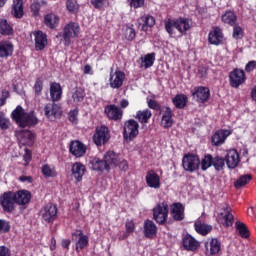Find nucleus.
I'll return each mask as SVG.
<instances>
[{
	"instance_id": "nucleus-40",
	"label": "nucleus",
	"mask_w": 256,
	"mask_h": 256,
	"mask_svg": "<svg viewBox=\"0 0 256 256\" xmlns=\"http://www.w3.org/2000/svg\"><path fill=\"white\" fill-rule=\"evenodd\" d=\"M172 103L176 109H185L187 105V95L177 94L174 98H172Z\"/></svg>"
},
{
	"instance_id": "nucleus-5",
	"label": "nucleus",
	"mask_w": 256,
	"mask_h": 256,
	"mask_svg": "<svg viewBox=\"0 0 256 256\" xmlns=\"http://www.w3.org/2000/svg\"><path fill=\"white\" fill-rule=\"evenodd\" d=\"M139 135V123L130 119L124 123L123 138L125 141H133Z\"/></svg>"
},
{
	"instance_id": "nucleus-21",
	"label": "nucleus",
	"mask_w": 256,
	"mask_h": 256,
	"mask_svg": "<svg viewBox=\"0 0 256 256\" xmlns=\"http://www.w3.org/2000/svg\"><path fill=\"white\" fill-rule=\"evenodd\" d=\"M104 112L109 119L113 121H119L123 118V110L116 105H108L105 107Z\"/></svg>"
},
{
	"instance_id": "nucleus-13",
	"label": "nucleus",
	"mask_w": 256,
	"mask_h": 256,
	"mask_svg": "<svg viewBox=\"0 0 256 256\" xmlns=\"http://www.w3.org/2000/svg\"><path fill=\"white\" fill-rule=\"evenodd\" d=\"M191 93L198 103H207L211 97L209 88L203 86L195 87Z\"/></svg>"
},
{
	"instance_id": "nucleus-59",
	"label": "nucleus",
	"mask_w": 256,
	"mask_h": 256,
	"mask_svg": "<svg viewBox=\"0 0 256 256\" xmlns=\"http://www.w3.org/2000/svg\"><path fill=\"white\" fill-rule=\"evenodd\" d=\"M256 68V61L255 60H251L249 61L246 66H245V71L247 73H251L252 71H255Z\"/></svg>"
},
{
	"instance_id": "nucleus-26",
	"label": "nucleus",
	"mask_w": 256,
	"mask_h": 256,
	"mask_svg": "<svg viewBox=\"0 0 256 256\" xmlns=\"http://www.w3.org/2000/svg\"><path fill=\"white\" fill-rule=\"evenodd\" d=\"M72 235L78 239L76 241V251H79V249L83 250L85 247H87V245H89V236L83 234V231L78 230Z\"/></svg>"
},
{
	"instance_id": "nucleus-28",
	"label": "nucleus",
	"mask_w": 256,
	"mask_h": 256,
	"mask_svg": "<svg viewBox=\"0 0 256 256\" xmlns=\"http://www.w3.org/2000/svg\"><path fill=\"white\" fill-rule=\"evenodd\" d=\"M17 138L21 145H28V147H31L35 141V136L29 130L19 132Z\"/></svg>"
},
{
	"instance_id": "nucleus-3",
	"label": "nucleus",
	"mask_w": 256,
	"mask_h": 256,
	"mask_svg": "<svg viewBox=\"0 0 256 256\" xmlns=\"http://www.w3.org/2000/svg\"><path fill=\"white\" fill-rule=\"evenodd\" d=\"M79 33H81V27L79 26V23L70 22L66 24L62 35L64 39V45H70L71 39L79 37Z\"/></svg>"
},
{
	"instance_id": "nucleus-29",
	"label": "nucleus",
	"mask_w": 256,
	"mask_h": 256,
	"mask_svg": "<svg viewBox=\"0 0 256 256\" xmlns=\"http://www.w3.org/2000/svg\"><path fill=\"white\" fill-rule=\"evenodd\" d=\"M182 243L183 247L186 248L187 251H197V249H199V241L190 234L184 235Z\"/></svg>"
},
{
	"instance_id": "nucleus-4",
	"label": "nucleus",
	"mask_w": 256,
	"mask_h": 256,
	"mask_svg": "<svg viewBox=\"0 0 256 256\" xmlns=\"http://www.w3.org/2000/svg\"><path fill=\"white\" fill-rule=\"evenodd\" d=\"M169 217V205L167 203L162 202L157 204L153 209V219L158 223V225H164L167 222Z\"/></svg>"
},
{
	"instance_id": "nucleus-35",
	"label": "nucleus",
	"mask_w": 256,
	"mask_h": 256,
	"mask_svg": "<svg viewBox=\"0 0 256 256\" xmlns=\"http://www.w3.org/2000/svg\"><path fill=\"white\" fill-rule=\"evenodd\" d=\"M104 161L107 163L109 169H111V167H117L119 156L114 151H108L104 155Z\"/></svg>"
},
{
	"instance_id": "nucleus-20",
	"label": "nucleus",
	"mask_w": 256,
	"mask_h": 256,
	"mask_svg": "<svg viewBox=\"0 0 256 256\" xmlns=\"http://www.w3.org/2000/svg\"><path fill=\"white\" fill-rule=\"evenodd\" d=\"M15 46L9 40L0 41V59H8L13 55Z\"/></svg>"
},
{
	"instance_id": "nucleus-57",
	"label": "nucleus",
	"mask_w": 256,
	"mask_h": 256,
	"mask_svg": "<svg viewBox=\"0 0 256 256\" xmlns=\"http://www.w3.org/2000/svg\"><path fill=\"white\" fill-rule=\"evenodd\" d=\"M145 5V0H130V7L134 9H139Z\"/></svg>"
},
{
	"instance_id": "nucleus-52",
	"label": "nucleus",
	"mask_w": 256,
	"mask_h": 256,
	"mask_svg": "<svg viewBox=\"0 0 256 256\" xmlns=\"http://www.w3.org/2000/svg\"><path fill=\"white\" fill-rule=\"evenodd\" d=\"M9 125V119L5 117V114H3V112H0V129L2 131H7V129H9Z\"/></svg>"
},
{
	"instance_id": "nucleus-33",
	"label": "nucleus",
	"mask_w": 256,
	"mask_h": 256,
	"mask_svg": "<svg viewBox=\"0 0 256 256\" xmlns=\"http://www.w3.org/2000/svg\"><path fill=\"white\" fill-rule=\"evenodd\" d=\"M91 167L93 171H110L109 164L105 162V160L99 159V158H93L90 161Z\"/></svg>"
},
{
	"instance_id": "nucleus-31",
	"label": "nucleus",
	"mask_w": 256,
	"mask_h": 256,
	"mask_svg": "<svg viewBox=\"0 0 256 256\" xmlns=\"http://www.w3.org/2000/svg\"><path fill=\"white\" fill-rule=\"evenodd\" d=\"M83 99H85V90L80 87H76L72 91V99L68 101L70 105H79L80 103H83Z\"/></svg>"
},
{
	"instance_id": "nucleus-43",
	"label": "nucleus",
	"mask_w": 256,
	"mask_h": 256,
	"mask_svg": "<svg viewBox=\"0 0 256 256\" xmlns=\"http://www.w3.org/2000/svg\"><path fill=\"white\" fill-rule=\"evenodd\" d=\"M141 67L145 69H149V67H153V63H155V53H150L140 58Z\"/></svg>"
},
{
	"instance_id": "nucleus-41",
	"label": "nucleus",
	"mask_w": 256,
	"mask_h": 256,
	"mask_svg": "<svg viewBox=\"0 0 256 256\" xmlns=\"http://www.w3.org/2000/svg\"><path fill=\"white\" fill-rule=\"evenodd\" d=\"M44 23L46 27H49L50 29H55V27L59 25V16L55 15L54 13L47 14L44 17Z\"/></svg>"
},
{
	"instance_id": "nucleus-47",
	"label": "nucleus",
	"mask_w": 256,
	"mask_h": 256,
	"mask_svg": "<svg viewBox=\"0 0 256 256\" xmlns=\"http://www.w3.org/2000/svg\"><path fill=\"white\" fill-rule=\"evenodd\" d=\"M222 21L227 25L233 26L237 22V16L235 15V13H233V11H226L222 15Z\"/></svg>"
},
{
	"instance_id": "nucleus-56",
	"label": "nucleus",
	"mask_w": 256,
	"mask_h": 256,
	"mask_svg": "<svg viewBox=\"0 0 256 256\" xmlns=\"http://www.w3.org/2000/svg\"><path fill=\"white\" fill-rule=\"evenodd\" d=\"M243 37V28L241 26H234L233 29V38L241 39Z\"/></svg>"
},
{
	"instance_id": "nucleus-2",
	"label": "nucleus",
	"mask_w": 256,
	"mask_h": 256,
	"mask_svg": "<svg viewBox=\"0 0 256 256\" xmlns=\"http://www.w3.org/2000/svg\"><path fill=\"white\" fill-rule=\"evenodd\" d=\"M165 29L167 33H169L170 37L175 36V29L180 33V35H187L189 29H191V21L187 18L168 20L165 22Z\"/></svg>"
},
{
	"instance_id": "nucleus-7",
	"label": "nucleus",
	"mask_w": 256,
	"mask_h": 256,
	"mask_svg": "<svg viewBox=\"0 0 256 256\" xmlns=\"http://www.w3.org/2000/svg\"><path fill=\"white\" fill-rule=\"evenodd\" d=\"M15 193L8 191L0 196V205L4 211L11 213L15 209Z\"/></svg>"
},
{
	"instance_id": "nucleus-1",
	"label": "nucleus",
	"mask_w": 256,
	"mask_h": 256,
	"mask_svg": "<svg viewBox=\"0 0 256 256\" xmlns=\"http://www.w3.org/2000/svg\"><path fill=\"white\" fill-rule=\"evenodd\" d=\"M11 117L18 126L25 127H35L39 123V119L35 115V111L25 112L23 107L17 106L15 110L11 113Z\"/></svg>"
},
{
	"instance_id": "nucleus-45",
	"label": "nucleus",
	"mask_w": 256,
	"mask_h": 256,
	"mask_svg": "<svg viewBox=\"0 0 256 256\" xmlns=\"http://www.w3.org/2000/svg\"><path fill=\"white\" fill-rule=\"evenodd\" d=\"M235 227L240 237H242L243 239L249 238V229L247 228V225H245V223L238 221L236 222Z\"/></svg>"
},
{
	"instance_id": "nucleus-22",
	"label": "nucleus",
	"mask_w": 256,
	"mask_h": 256,
	"mask_svg": "<svg viewBox=\"0 0 256 256\" xmlns=\"http://www.w3.org/2000/svg\"><path fill=\"white\" fill-rule=\"evenodd\" d=\"M229 135H231V131L229 130H225V129L218 130L212 136V145H214L215 147H219L223 145V143H225Z\"/></svg>"
},
{
	"instance_id": "nucleus-23",
	"label": "nucleus",
	"mask_w": 256,
	"mask_h": 256,
	"mask_svg": "<svg viewBox=\"0 0 256 256\" xmlns=\"http://www.w3.org/2000/svg\"><path fill=\"white\" fill-rule=\"evenodd\" d=\"M71 171H72V177H74V179H76V181L79 183L83 181V176L85 175V173H87V168L83 163L75 162L72 165Z\"/></svg>"
},
{
	"instance_id": "nucleus-19",
	"label": "nucleus",
	"mask_w": 256,
	"mask_h": 256,
	"mask_svg": "<svg viewBox=\"0 0 256 256\" xmlns=\"http://www.w3.org/2000/svg\"><path fill=\"white\" fill-rule=\"evenodd\" d=\"M208 43L210 45H221L223 43V31L219 27H213L208 34Z\"/></svg>"
},
{
	"instance_id": "nucleus-58",
	"label": "nucleus",
	"mask_w": 256,
	"mask_h": 256,
	"mask_svg": "<svg viewBox=\"0 0 256 256\" xmlns=\"http://www.w3.org/2000/svg\"><path fill=\"white\" fill-rule=\"evenodd\" d=\"M11 229V226L9 225V222L0 220V233H7Z\"/></svg>"
},
{
	"instance_id": "nucleus-16",
	"label": "nucleus",
	"mask_w": 256,
	"mask_h": 256,
	"mask_svg": "<svg viewBox=\"0 0 256 256\" xmlns=\"http://www.w3.org/2000/svg\"><path fill=\"white\" fill-rule=\"evenodd\" d=\"M32 35L34 36L35 50L43 51V49H45V47H47L48 44L47 34H45L41 30H38L32 32Z\"/></svg>"
},
{
	"instance_id": "nucleus-6",
	"label": "nucleus",
	"mask_w": 256,
	"mask_h": 256,
	"mask_svg": "<svg viewBox=\"0 0 256 256\" xmlns=\"http://www.w3.org/2000/svg\"><path fill=\"white\" fill-rule=\"evenodd\" d=\"M201 160H199V156L193 154H186L182 159V167L185 171H189L193 173L199 169V165Z\"/></svg>"
},
{
	"instance_id": "nucleus-25",
	"label": "nucleus",
	"mask_w": 256,
	"mask_h": 256,
	"mask_svg": "<svg viewBox=\"0 0 256 256\" xmlns=\"http://www.w3.org/2000/svg\"><path fill=\"white\" fill-rule=\"evenodd\" d=\"M14 200L17 205H28L31 201V192L29 190H18L14 193Z\"/></svg>"
},
{
	"instance_id": "nucleus-18",
	"label": "nucleus",
	"mask_w": 256,
	"mask_h": 256,
	"mask_svg": "<svg viewBox=\"0 0 256 256\" xmlns=\"http://www.w3.org/2000/svg\"><path fill=\"white\" fill-rule=\"evenodd\" d=\"M69 151L74 157H83L87 153V146L81 141L75 140L70 143Z\"/></svg>"
},
{
	"instance_id": "nucleus-64",
	"label": "nucleus",
	"mask_w": 256,
	"mask_h": 256,
	"mask_svg": "<svg viewBox=\"0 0 256 256\" xmlns=\"http://www.w3.org/2000/svg\"><path fill=\"white\" fill-rule=\"evenodd\" d=\"M9 248L5 246H0V256H10Z\"/></svg>"
},
{
	"instance_id": "nucleus-50",
	"label": "nucleus",
	"mask_w": 256,
	"mask_h": 256,
	"mask_svg": "<svg viewBox=\"0 0 256 256\" xmlns=\"http://www.w3.org/2000/svg\"><path fill=\"white\" fill-rule=\"evenodd\" d=\"M66 7L69 13H77V11H79L77 0H67Z\"/></svg>"
},
{
	"instance_id": "nucleus-39",
	"label": "nucleus",
	"mask_w": 256,
	"mask_h": 256,
	"mask_svg": "<svg viewBox=\"0 0 256 256\" xmlns=\"http://www.w3.org/2000/svg\"><path fill=\"white\" fill-rule=\"evenodd\" d=\"M12 15L16 19L23 17V0H14L12 5Z\"/></svg>"
},
{
	"instance_id": "nucleus-53",
	"label": "nucleus",
	"mask_w": 256,
	"mask_h": 256,
	"mask_svg": "<svg viewBox=\"0 0 256 256\" xmlns=\"http://www.w3.org/2000/svg\"><path fill=\"white\" fill-rule=\"evenodd\" d=\"M124 35H125V38L127 39V41H133V39H135V35H136L135 29L127 26L124 30Z\"/></svg>"
},
{
	"instance_id": "nucleus-54",
	"label": "nucleus",
	"mask_w": 256,
	"mask_h": 256,
	"mask_svg": "<svg viewBox=\"0 0 256 256\" xmlns=\"http://www.w3.org/2000/svg\"><path fill=\"white\" fill-rule=\"evenodd\" d=\"M34 91L36 95H41V91H43V78H38L34 84Z\"/></svg>"
},
{
	"instance_id": "nucleus-62",
	"label": "nucleus",
	"mask_w": 256,
	"mask_h": 256,
	"mask_svg": "<svg viewBox=\"0 0 256 256\" xmlns=\"http://www.w3.org/2000/svg\"><path fill=\"white\" fill-rule=\"evenodd\" d=\"M116 167H119L122 171H127V169H129V163L127 160H118Z\"/></svg>"
},
{
	"instance_id": "nucleus-11",
	"label": "nucleus",
	"mask_w": 256,
	"mask_h": 256,
	"mask_svg": "<svg viewBox=\"0 0 256 256\" xmlns=\"http://www.w3.org/2000/svg\"><path fill=\"white\" fill-rule=\"evenodd\" d=\"M125 81V72L121 70H116L113 72L111 69L109 84L112 89H121L123 87V82Z\"/></svg>"
},
{
	"instance_id": "nucleus-61",
	"label": "nucleus",
	"mask_w": 256,
	"mask_h": 256,
	"mask_svg": "<svg viewBox=\"0 0 256 256\" xmlns=\"http://www.w3.org/2000/svg\"><path fill=\"white\" fill-rule=\"evenodd\" d=\"M106 0H91V3L95 9H103Z\"/></svg>"
},
{
	"instance_id": "nucleus-30",
	"label": "nucleus",
	"mask_w": 256,
	"mask_h": 256,
	"mask_svg": "<svg viewBox=\"0 0 256 256\" xmlns=\"http://www.w3.org/2000/svg\"><path fill=\"white\" fill-rule=\"evenodd\" d=\"M171 215L175 221H183L185 219V207L181 203L172 205Z\"/></svg>"
},
{
	"instance_id": "nucleus-14",
	"label": "nucleus",
	"mask_w": 256,
	"mask_h": 256,
	"mask_svg": "<svg viewBox=\"0 0 256 256\" xmlns=\"http://www.w3.org/2000/svg\"><path fill=\"white\" fill-rule=\"evenodd\" d=\"M224 159L228 169H236V167H239V163H241L239 152L235 149L227 150Z\"/></svg>"
},
{
	"instance_id": "nucleus-24",
	"label": "nucleus",
	"mask_w": 256,
	"mask_h": 256,
	"mask_svg": "<svg viewBox=\"0 0 256 256\" xmlns=\"http://www.w3.org/2000/svg\"><path fill=\"white\" fill-rule=\"evenodd\" d=\"M155 21V17L150 14H144L138 19L142 31H149L151 27L155 26Z\"/></svg>"
},
{
	"instance_id": "nucleus-34",
	"label": "nucleus",
	"mask_w": 256,
	"mask_h": 256,
	"mask_svg": "<svg viewBox=\"0 0 256 256\" xmlns=\"http://www.w3.org/2000/svg\"><path fill=\"white\" fill-rule=\"evenodd\" d=\"M162 126L166 129L173 126V110L170 107H166L162 115Z\"/></svg>"
},
{
	"instance_id": "nucleus-15",
	"label": "nucleus",
	"mask_w": 256,
	"mask_h": 256,
	"mask_svg": "<svg viewBox=\"0 0 256 256\" xmlns=\"http://www.w3.org/2000/svg\"><path fill=\"white\" fill-rule=\"evenodd\" d=\"M229 79L231 87L237 89L240 85H243L245 83V71L241 69H235L230 73Z\"/></svg>"
},
{
	"instance_id": "nucleus-55",
	"label": "nucleus",
	"mask_w": 256,
	"mask_h": 256,
	"mask_svg": "<svg viewBox=\"0 0 256 256\" xmlns=\"http://www.w3.org/2000/svg\"><path fill=\"white\" fill-rule=\"evenodd\" d=\"M78 116H79V109L75 108L74 110H71L68 114L69 121H71V123H77Z\"/></svg>"
},
{
	"instance_id": "nucleus-38",
	"label": "nucleus",
	"mask_w": 256,
	"mask_h": 256,
	"mask_svg": "<svg viewBox=\"0 0 256 256\" xmlns=\"http://www.w3.org/2000/svg\"><path fill=\"white\" fill-rule=\"evenodd\" d=\"M251 181H253V176L251 174L241 175L234 182V187L235 189H243V187H245V185H248V183H251Z\"/></svg>"
},
{
	"instance_id": "nucleus-51",
	"label": "nucleus",
	"mask_w": 256,
	"mask_h": 256,
	"mask_svg": "<svg viewBox=\"0 0 256 256\" xmlns=\"http://www.w3.org/2000/svg\"><path fill=\"white\" fill-rule=\"evenodd\" d=\"M125 227L126 233L123 235L122 239H127V237H129V234L135 231V222H133V220H127Z\"/></svg>"
},
{
	"instance_id": "nucleus-44",
	"label": "nucleus",
	"mask_w": 256,
	"mask_h": 256,
	"mask_svg": "<svg viewBox=\"0 0 256 256\" xmlns=\"http://www.w3.org/2000/svg\"><path fill=\"white\" fill-rule=\"evenodd\" d=\"M41 173L47 179L51 177H57V170H55V168L49 164H45L42 166Z\"/></svg>"
},
{
	"instance_id": "nucleus-37",
	"label": "nucleus",
	"mask_w": 256,
	"mask_h": 256,
	"mask_svg": "<svg viewBox=\"0 0 256 256\" xmlns=\"http://www.w3.org/2000/svg\"><path fill=\"white\" fill-rule=\"evenodd\" d=\"M195 231L199 233V235H208L211 233L213 226L209 224L202 223L201 221H196L194 223Z\"/></svg>"
},
{
	"instance_id": "nucleus-46",
	"label": "nucleus",
	"mask_w": 256,
	"mask_h": 256,
	"mask_svg": "<svg viewBox=\"0 0 256 256\" xmlns=\"http://www.w3.org/2000/svg\"><path fill=\"white\" fill-rule=\"evenodd\" d=\"M225 158L221 156L212 157V167H214L215 171H223L225 169Z\"/></svg>"
},
{
	"instance_id": "nucleus-36",
	"label": "nucleus",
	"mask_w": 256,
	"mask_h": 256,
	"mask_svg": "<svg viewBox=\"0 0 256 256\" xmlns=\"http://www.w3.org/2000/svg\"><path fill=\"white\" fill-rule=\"evenodd\" d=\"M205 248L207 250L210 249L211 255H217V253L221 251V243L217 238H212L210 242L205 243Z\"/></svg>"
},
{
	"instance_id": "nucleus-8",
	"label": "nucleus",
	"mask_w": 256,
	"mask_h": 256,
	"mask_svg": "<svg viewBox=\"0 0 256 256\" xmlns=\"http://www.w3.org/2000/svg\"><path fill=\"white\" fill-rule=\"evenodd\" d=\"M40 217L44 223H52L57 219V206L55 204H47L40 211Z\"/></svg>"
},
{
	"instance_id": "nucleus-27",
	"label": "nucleus",
	"mask_w": 256,
	"mask_h": 256,
	"mask_svg": "<svg viewBox=\"0 0 256 256\" xmlns=\"http://www.w3.org/2000/svg\"><path fill=\"white\" fill-rule=\"evenodd\" d=\"M63 96V88H61V84L57 82L50 83V97L53 103L57 101H61V97Z\"/></svg>"
},
{
	"instance_id": "nucleus-63",
	"label": "nucleus",
	"mask_w": 256,
	"mask_h": 256,
	"mask_svg": "<svg viewBox=\"0 0 256 256\" xmlns=\"http://www.w3.org/2000/svg\"><path fill=\"white\" fill-rule=\"evenodd\" d=\"M7 97H9V91H3L2 95L0 96V107L5 105Z\"/></svg>"
},
{
	"instance_id": "nucleus-12",
	"label": "nucleus",
	"mask_w": 256,
	"mask_h": 256,
	"mask_svg": "<svg viewBox=\"0 0 256 256\" xmlns=\"http://www.w3.org/2000/svg\"><path fill=\"white\" fill-rule=\"evenodd\" d=\"M44 113L47 119L55 121V119H59V117H61L63 110H61V106H59V104L49 103L45 105Z\"/></svg>"
},
{
	"instance_id": "nucleus-32",
	"label": "nucleus",
	"mask_w": 256,
	"mask_h": 256,
	"mask_svg": "<svg viewBox=\"0 0 256 256\" xmlns=\"http://www.w3.org/2000/svg\"><path fill=\"white\" fill-rule=\"evenodd\" d=\"M144 235L148 239H153L157 235V225L152 220H145L144 222Z\"/></svg>"
},
{
	"instance_id": "nucleus-17",
	"label": "nucleus",
	"mask_w": 256,
	"mask_h": 256,
	"mask_svg": "<svg viewBox=\"0 0 256 256\" xmlns=\"http://www.w3.org/2000/svg\"><path fill=\"white\" fill-rule=\"evenodd\" d=\"M145 181L146 185L150 187V189H161V177L155 171H148Z\"/></svg>"
},
{
	"instance_id": "nucleus-48",
	"label": "nucleus",
	"mask_w": 256,
	"mask_h": 256,
	"mask_svg": "<svg viewBox=\"0 0 256 256\" xmlns=\"http://www.w3.org/2000/svg\"><path fill=\"white\" fill-rule=\"evenodd\" d=\"M199 166L201 167L202 171H207L209 167H213V156L211 154L205 155L200 161Z\"/></svg>"
},
{
	"instance_id": "nucleus-9",
	"label": "nucleus",
	"mask_w": 256,
	"mask_h": 256,
	"mask_svg": "<svg viewBox=\"0 0 256 256\" xmlns=\"http://www.w3.org/2000/svg\"><path fill=\"white\" fill-rule=\"evenodd\" d=\"M232 209L229 207V205H226L222 208V212L218 214V223L220 225H223V227H232L233 221L235 217L231 213Z\"/></svg>"
},
{
	"instance_id": "nucleus-42",
	"label": "nucleus",
	"mask_w": 256,
	"mask_h": 256,
	"mask_svg": "<svg viewBox=\"0 0 256 256\" xmlns=\"http://www.w3.org/2000/svg\"><path fill=\"white\" fill-rule=\"evenodd\" d=\"M152 113L151 110L146 109V110H140L136 113L135 119H138V121L142 125H146V123H149V120L151 119Z\"/></svg>"
},
{
	"instance_id": "nucleus-60",
	"label": "nucleus",
	"mask_w": 256,
	"mask_h": 256,
	"mask_svg": "<svg viewBox=\"0 0 256 256\" xmlns=\"http://www.w3.org/2000/svg\"><path fill=\"white\" fill-rule=\"evenodd\" d=\"M31 151H29L28 149H25V154L23 155V161H24V165L27 166L29 165V163H31Z\"/></svg>"
},
{
	"instance_id": "nucleus-10",
	"label": "nucleus",
	"mask_w": 256,
	"mask_h": 256,
	"mask_svg": "<svg viewBox=\"0 0 256 256\" xmlns=\"http://www.w3.org/2000/svg\"><path fill=\"white\" fill-rule=\"evenodd\" d=\"M111 135L109 134V128L106 126H100L96 128V132L93 136V141L95 145L101 146L105 145L109 141Z\"/></svg>"
},
{
	"instance_id": "nucleus-49",
	"label": "nucleus",
	"mask_w": 256,
	"mask_h": 256,
	"mask_svg": "<svg viewBox=\"0 0 256 256\" xmlns=\"http://www.w3.org/2000/svg\"><path fill=\"white\" fill-rule=\"evenodd\" d=\"M0 33L1 35H13V27L5 19L0 20Z\"/></svg>"
}]
</instances>
